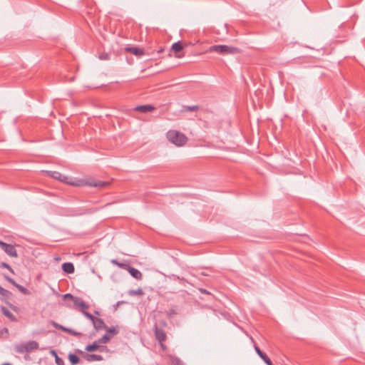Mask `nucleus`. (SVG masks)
<instances>
[{"mask_svg":"<svg viewBox=\"0 0 365 365\" xmlns=\"http://www.w3.org/2000/svg\"><path fill=\"white\" fill-rule=\"evenodd\" d=\"M0 266H1V267L7 269L11 273L14 274V269L6 262H1Z\"/></svg>","mask_w":365,"mask_h":365,"instance_id":"cd10ccee","label":"nucleus"},{"mask_svg":"<svg viewBox=\"0 0 365 365\" xmlns=\"http://www.w3.org/2000/svg\"><path fill=\"white\" fill-rule=\"evenodd\" d=\"M127 51L135 56H142L144 54L143 51L137 47H129L127 48Z\"/></svg>","mask_w":365,"mask_h":365,"instance_id":"6ab92c4d","label":"nucleus"},{"mask_svg":"<svg viewBox=\"0 0 365 365\" xmlns=\"http://www.w3.org/2000/svg\"><path fill=\"white\" fill-rule=\"evenodd\" d=\"M9 307L15 312H19V308L17 307L15 305H13L11 304H9Z\"/></svg>","mask_w":365,"mask_h":365,"instance_id":"f704fd0d","label":"nucleus"},{"mask_svg":"<svg viewBox=\"0 0 365 365\" xmlns=\"http://www.w3.org/2000/svg\"><path fill=\"white\" fill-rule=\"evenodd\" d=\"M170 361L173 365H185L184 363L177 356H170Z\"/></svg>","mask_w":365,"mask_h":365,"instance_id":"5701e85b","label":"nucleus"},{"mask_svg":"<svg viewBox=\"0 0 365 365\" xmlns=\"http://www.w3.org/2000/svg\"><path fill=\"white\" fill-rule=\"evenodd\" d=\"M96 330H101L107 329V326L105 324L103 319L96 317L92 322Z\"/></svg>","mask_w":365,"mask_h":365,"instance_id":"9b49d317","label":"nucleus"},{"mask_svg":"<svg viewBox=\"0 0 365 365\" xmlns=\"http://www.w3.org/2000/svg\"><path fill=\"white\" fill-rule=\"evenodd\" d=\"M46 173L48 174V176H50L54 179H57L61 182L69 184V185H77V186L83 185V183H80V182L77 183V182L72 181L71 180H69L67 176H65V175H62L61 173L57 172V171H46Z\"/></svg>","mask_w":365,"mask_h":365,"instance_id":"20e7f679","label":"nucleus"},{"mask_svg":"<svg viewBox=\"0 0 365 365\" xmlns=\"http://www.w3.org/2000/svg\"><path fill=\"white\" fill-rule=\"evenodd\" d=\"M53 327H56V329H59V330H61V331H64L65 330H66V327H63V326H62V325H61V324H57L56 322H53Z\"/></svg>","mask_w":365,"mask_h":365,"instance_id":"c85d7f7f","label":"nucleus"},{"mask_svg":"<svg viewBox=\"0 0 365 365\" xmlns=\"http://www.w3.org/2000/svg\"><path fill=\"white\" fill-rule=\"evenodd\" d=\"M52 354H53V355H54L55 356H56V354H57L56 353V351H52Z\"/></svg>","mask_w":365,"mask_h":365,"instance_id":"58836bf2","label":"nucleus"},{"mask_svg":"<svg viewBox=\"0 0 365 365\" xmlns=\"http://www.w3.org/2000/svg\"><path fill=\"white\" fill-rule=\"evenodd\" d=\"M127 271L130 273V274L133 277H134L136 279H141L143 277L142 273L138 269H137L133 267L130 266Z\"/></svg>","mask_w":365,"mask_h":365,"instance_id":"2eb2a0df","label":"nucleus"},{"mask_svg":"<svg viewBox=\"0 0 365 365\" xmlns=\"http://www.w3.org/2000/svg\"><path fill=\"white\" fill-rule=\"evenodd\" d=\"M155 109V108L152 105H140V106H137L136 107H135L133 108L134 110L140 112V113H143L152 112Z\"/></svg>","mask_w":365,"mask_h":365,"instance_id":"6e6552de","label":"nucleus"},{"mask_svg":"<svg viewBox=\"0 0 365 365\" xmlns=\"http://www.w3.org/2000/svg\"><path fill=\"white\" fill-rule=\"evenodd\" d=\"M106 334H108L109 336H111V339L117 335L119 332V329H118V327H112L110 328H108L106 329Z\"/></svg>","mask_w":365,"mask_h":365,"instance_id":"a211bd4d","label":"nucleus"},{"mask_svg":"<svg viewBox=\"0 0 365 365\" xmlns=\"http://www.w3.org/2000/svg\"><path fill=\"white\" fill-rule=\"evenodd\" d=\"M255 350L267 365H273L269 358L258 346H255Z\"/></svg>","mask_w":365,"mask_h":365,"instance_id":"9d476101","label":"nucleus"},{"mask_svg":"<svg viewBox=\"0 0 365 365\" xmlns=\"http://www.w3.org/2000/svg\"><path fill=\"white\" fill-rule=\"evenodd\" d=\"M2 365H11V364H9V363H6V364H4Z\"/></svg>","mask_w":365,"mask_h":365,"instance_id":"a19ab883","label":"nucleus"},{"mask_svg":"<svg viewBox=\"0 0 365 365\" xmlns=\"http://www.w3.org/2000/svg\"><path fill=\"white\" fill-rule=\"evenodd\" d=\"M110 262L113 264H115V265H117L118 266V264H119V262L116 259H112L110 261Z\"/></svg>","mask_w":365,"mask_h":365,"instance_id":"c9c22d12","label":"nucleus"},{"mask_svg":"<svg viewBox=\"0 0 365 365\" xmlns=\"http://www.w3.org/2000/svg\"><path fill=\"white\" fill-rule=\"evenodd\" d=\"M101 60H108L109 55L108 53H102L99 57Z\"/></svg>","mask_w":365,"mask_h":365,"instance_id":"72a5a7b5","label":"nucleus"},{"mask_svg":"<svg viewBox=\"0 0 365 365\" xmlns=\"http://www.w3.org/2000/svg\"><path fill=\"white\" fill-rule=\"evenodd\" d=\"M55 361H56V364H58V365H63L64 364L63 360L61 358H60L59 356H58L57 354H56Z\"/></svg>","mask_w":365,"mask_h":365,"instance_id":"7c9ffc66","label":"nucleus"},{"mask_svg":"<svg viewBox=\"0 0 365 365\" xmlns=\"http://www.w3.org/2000/svg\"><path fill=\"white\" fill-rule=\"evenodd\" d=\"M128 294L131 296H136V295H143L144 293H143V291L142 289L138 288L137 289L129 290Z\"/></svg>","mask_w":365,"mask_h":365,"instance_id":"b1692460","label":"nucleus"},{"mask_svg":"<svg viewBox=\"0 0 365 365\" xmlns=\"http://www.w3.org/2000/svg\"><path fill=\"white\" fill-rule=\"evenodd\" d=\"M172 50H173V51L176 53L175 54V57L177 58H181L182 56H183L184 55H180V54H178L180 51H182L183 49V46L181 43V42L180 41H178L176 43H174L173 45H172V47H171Z\"/></svg>","mask_w":365,"mask_h":365,"instance_id":"4468645a","label":"nucleus"},{"mask_svg":"<svg viewBox=\"0 0 365 365\" xmlns=\"http://www.w3.org/2000/svg\"><path fill=\"white\" fill-rule=\"evenodd\" d=\"M38 349V344L36 341H29L25 343L17 344L15 350L19 354L31 352Z\"/></svg>","mask_w":365,"mask_h":365,"instance_id":"7ed1b4c3","label":"nucleus"},{"mask_svg":"<svg viewBox=\"0 0 365 365\" xmlns=\"http://www.w3.org/2000/svg\"><path fill=\"white\" fill-rule=\"evenodd\" d=\"M199 109L198 106H183L182 111H195Z\"/></svg>","mask_w":365,"mask_h":365,"instance_id":"393cba45","label":"nucleus"},{"mask_svg":"<svg viewBox=\"0 0 365 365\" xmlns=\"http://www.w3.org/2000/svg\"><path fill=\"white\" fill-rule=\"evenodd\" d=\"M107 185H108V183L106 182H103V181H98V182H93V183H90L91 186L99 187H105Z\"/></svg>","mask_w":365,"mask_h":365,"instance_id":"a878e982","label":"nucleus"},{"mask_svg":"<svg viewBox=\"0 0 365 365\" xmlns=\"http://www.w3.org/2000/svg\"><path fill=\"white\" fill-rule=\"evenodd\" d=\"M118 267H119L120 268H122L123 269L128 270L130 265L126 263L119 262V264H118Z\"/></svg>","mask_w":365,"mask_h":365,"instance_id":"2f4dec72","label":"nucleus"},{"mask_svg":"<svg viewBox=\"0 0 365 365\" xmlns=\"http://www.w3.org/2000/svg\"><path fill=\"white\" fill-rule=\"evenodd\" d=\"M74 305L79 308L80 311L82 312V310L86 311L89 308V305L86 304L81 298L75 297L74 299Z\"/></svg>","mask_w":365,"mask_h":365,"instance_id":"1a4fd4ad","label":"nucleus"},{"mask_svg":"<svg viewBox=\"0 0 365 365\" xmlns=\"http://www.w3.org/2000/svg\"><path fill=\"white\" fill-rule=\"evenodd\" d=\"M0 295H1L4 297L9 298L12 295V294L9 290L0 286Z\"/></svg>","mask_w":365,"mask_h":365,"instance_id":"4be33fe9","label":"nucleus"},{"mask_svg":"<svg viewBox=\"0 0 365 365\" xmlns=\"http://www.w3.org/2000/svg\"><path fill=\"white\" fill-rule=\"evenodd\" d=\"M111 339V336H109L108 334H105L101 338H100L97 341L98 344H106Z\"/></svg>","mask_w":365,"mask_h":365,"instance_id":"412c9836","label":"nucleus"},{"mask_svg":"<svg viewBox=\"0 0 365 365\" xmlns=\"http://www.w3.org/2000/svg\"><path fill=\"white\" fill-rule=\"evenodd\" d=\"M63 298H64L65 299H72V300H73V301H74V299H75V297H74L71 294H69V293L65 294L63 295Z\"/></svg>","mask_w":365,"mask_h":365,"instance_id":"473e14b6","label":"nucleus"},{"mask_svg":"<svg viewBox=\"0 0 365 365\" xmlns=\"http://www.w3.org/2000/svg\"><path fill=\"white\" fill-rule=\"evenodd\" d=\"M200 291L201 293L208 294V292L206 289H200Z\"/></svg>","mask_w":365,"mask_h":365,"instance_id":"e433bc0d","label":"nucleus"},{"mask_svg":"<svg viewBox=\"0 0 365 365\" xmlns=\"http://www.w3.org/2000/svg\"><path fill=\"white\" fill-rule=\"evenodd\" d=\"M68 359L72 365L77 364L80 361L78 356L73 354H70L68 355Z\"/></svg>","mask_w":365,"mask_h":365,"instance_id":"aec40b11","label":"nucleus"},{"mask_svg":"<svg viewBox=\"0 0 365 365\" xmlns=\"http://www.w3.org/2000/svg\"><path fill=\"white\" fill-rule=\"evenodd\" d=\"M82 313L86 318L90 319L91 322H93V319H95L96 318L94 316H93L91 313L88 312L87 311L82 310Z\"/></svg>","mask_w":365,"mask_h":365,"instance_id":"bb28decb","label":"nucleus"},{"mask_svg":"<svg viewBox=\"0 0 365 365\" xmlns=\"http://www.w3.org/2000/svg\"><path fill=\"white\" fill-rule=\"evenodd\" d=\"M95 314H97V315H99V312H97V311L95 312Z\"/></svg>","mask_w":365,"mask_h":365,"instance_id":"ea45409f","label":"nucleus"},{"mask_svg":"<svg viewBox=\"0 0 365 365\" xmlns=\"http://www.w3.org/2000/svg\"><path fill=\"white\" fill-rule=\"evenodd\" d=\"M2 314L6 317L8 319H9L11 322H16L17 319L15 317V316L6 307H2L1 308Z\"/></svg>","mask_w":365,"mask_h":365,"instance_id":"f3484780","label":"nucleus"},{"mask_svg":"<svg viewBox=\"0 0 365 365\" xmlns=\"http://www.w3.org/2000/svg\"><path fill=\"white\" fill-rule=\"evenodd\" d=\"M160 324H161L163 327L166 326V322H165V321H162V322H160Z\"/></svg>","mask_w":365,"mask_h":365,"instance_id":"4c0bfd02","label":"nucleus"},{"mask_svg":"<svg viewBox=\"0 0 365 365\" xmlns=\"http://www.w3.org/2000/svg\"><path fill=\"white\" fill-rule=\"evenodd\" d=\"M209 52H217L222 55L237 54L240 53L238 48L227 45H214L209 48Z\"/></svg>","mask_w":365,"mask_h":365,"instance_id":"f03ea898","label":"nucleus"},{"mask_svg":"<svg viewBox=\"0 0 365 365\" xmlns=\"http://www.w3.org/2000/svg\"><path fill=\"white\" fill-rule=\"evenodd\" d=\"M4 278L7 282L15 286L22 294L26 295L30 294L29 291L26 288L17 284L14 279L9 276H4Z\"/></svg>","mask_w":365,"mask_h":365,"instance_id":"0eeeda50","label":"nucleus"},{"mask_svg":"<svg viewBox=\"0 0 365 365\" xmlns=\"http://www.w3.org/2000/svg\"><path fill=\"white\" fill-rule=\"evenodd\" d=\"M154 333L156 340L159 342L163 349H166V346L164 344V341L166 340V334L164 330L159 328L157 325L154 327Z\"/></svg>","mask_w":365,"mask_h":365,"instance_id":"39448f33","label":"nucleus"},{"mask_svg":"<svg viewBox=\"0 0 365 365\" xmlns=\"http://www.w3.org/2000/svg\"><path fill=\"white\" fill-rule=\"evenodd\" d=\"M65 332H67L68 334H71V335H73V336H78L80 335V333L78 332H76V331L71 329H68V328H66V330L64 331Z\"/></svg>","mask_w":365,"mask_h":365,"instance_id":"c756f323","label":"nucleus"},{"mask_svg":"<svg viewBox=\"0 0 365 365\" xmlns=\"http://www.w3.org/2000/svg\"><path fill=\"white\" fill-rule=\"evenodd\" d=\"M62 269L67 274H71L74 272L75 268L71 262H65L62 264Z\"/></svg>","mask_w":365,"mask_h":365,"instance_id":"dca6fc26","label":"nucleus"},{"mask_svg":"<svg viewBox=\"0 0 365 365\" xmlns=\"http://www.w3.org/2000/svg\"><path fill=\"white\" fill-rule=\"evenodd\" d=\"M166 135L168 140L178 147L183 146L187 141V136L177 130H169Z\"/></svg>","mask_w":365,"mask_h":365,"instance_id":"f257e3e1","label":"nucleus"},{"mask_svg":"<svg viewBox=\"0 0 365 365\" xmlns=\"http://www.w3.org/2000/svg\"><path fill=\"white\" fill-rule=\"evenodd\" d=\"M0 247L10 257H17L18 254L15 247L10 244H6L0 240Z\"/></svg>","mask_w":365,"mask_h":365,"instance_id":"423d86ee","label":"nucleus"},{"mask_svg":"<svg viewBox=\"0 0 365 365\" xmlns=\"http://www.w3.org/2000/svg\"><path fill=\"white\" fill-rule=\"evenodd\" d=\"M106 349V346H101L97 341H94L92 344H88L86 346V350L87 351H95L96 350H100L102 351Z\"/></svg>","mask_w":365,"mask_h":365,"instance_id":"f8f14e48","label":"nucleus"},{"mask_svg":"<svg viewBox=\"0 0 365 365\" xmlns=\"http://www.w3.org/2000/svg\"><path fill=\"white\" fill-rule=\"evenodd\" d=\"M84 359L88 361H102L103 360V357L99 354H85L83 355Z\"/></svg>","mask_w":365,"mask_h":365,"instance_id":"ddd939ff","label":"nucleus"}]
</instances>
